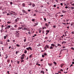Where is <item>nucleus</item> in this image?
I'll return each mask as SVG.
<instances>
[{
    "instance_id": "obj_1",
    "label": "nucleus",
    "mask_w": 74,
    "mask_h": 74,
    "mask_svg": "<svg viewBox=\"0 0 74 74\" xmlns=\"http://www.w3.org/2000/svg\"><path fill=\"white\" fill-rule=\"evenodd\" d=\"M19 32V31H16L15 32V37H18L19 36V33H18Z\"/></svg>"
},
{
    "instance_id": "obj_2",
    "label": "nucleus",
    "mask_w": 74,
    "mask_h": 74,
    "mask_svg": "<svg viewBox=\"0 0 74 74\" xmlns=\"http://www.w3.org/2000/svg\"><path fill=\"white\" fill-rule=\"evenodd\" d=\"M27 28L24 26H23L22 27V30H27Z\"/></svg>"
},
{
    "instance_id": "obj_3",
    "label": "nucleus",
    "mask_w": 74,
    "mask_h": 74,
    "mask_svg": "<svg viewBox=\"0 0 74 74\" xmlns=\"http://www.w3.org/2000/svg\"><path fill=\"white\" fill-rule=\"evenodd\" d=\"M10 13L11 15H16V14H15V12H13L12 11L11 13Z\"/></svg>"
},
{
    "instance_id": "obj_4",
    "label": "nucleus",
    "mask_w": 74,
    "mask_h": 74,
    "mask_svg": "<svg viewBox=\"0 0 74 74\" xmlns=\"http://www.w3.org/2000/svg\"><path fill=\"white\" fill-rule=\"evenodd\" d=\"M26 49L27 50H29L30 49L31 51H32V48L30 47H29L28 48H27Z\"/></svg>"
},
{
    "instance_id": "obj_5",
    "label": "nucleus",
    "mask_w": 74,
    "mask_h": 74,
    "mask_svg": "<svg viewBox=\"0 0 74 74\" xmlns=\"http://www.w3.org/2000/svg\"><path fill=\"white\" fill-rule=\"evenodd\" d=\"M49 48V46H48V45H46L45 46V47L44 48V49H45V50H46V49H47V48Z\"/></svg>"
},
{
    "instance_id": "obj_6",
    "label": "nucleus",
    "mask_w": 74,
    "mask_h": 74,
    "mask_svg": "<svg viewBox=\"0 0 74 74\" xmlns=\"http://www.w3.org/2000/svg\"><path fill=\"white\" fill-rule=\"evenodd\" d=\"M10 27H11V26L10 25H8L6 27V28H7L8 29H9Z\"/></svg>"
},
{
    "instance_id": "obj_7",
    "label": "nucleus",
    "mask_w": 74,
    "mask_h": 74,
    "mask_svg": "<svg viewBox=\"0 0 74 74\" xmlns=\"http://www.w3.org/2000/svg\"><path fill=\"white\" fill-rule=\"evenodd\" d=\"M22 29V27H18V28L17 30H21V29Z\"/></svg>"
},
{
    "instance_id": "obj_8",
    "label": "nucleus",
    "mask_w": 74,
    "mask_h": 74,
    "mask_svg": "<svg viewBox=\"0 0 74 74\" xmlns=\"http://www.w3.org/2000/svg\"><path fill=\"white\" fill-rule=\"evenodd\" d=\"M38 25V23H35L34 25V26H36L37 25Z\"/></svg>"
},
{
    "instance_id": "obj_9",
    "label": "nucleus",
    "mask_w": 74,
    "mask_h": 74,
    "mask_svg": "<svg viewBox=\"0 0 74 74\" xmlns=\"http://www.w3.org/2000/svg\"><path fill=\"white\" fill-rule=\"evenodd\" d=\"M28 4L29 5H32V3L31 2H29L28 3Z\"/></svg>"
},
{
    "instance_id": "obj_10",
    "label": "nucleus",
    "mask_w": 74,
    "mask_h": 74,
    "mask_svg": "<svg viewBox=\"0 0 74 74\" xmlns=\"http://www.w3.org/2000/svg\"><path fill=\"white\" fill-rule=\"evenodd\" d=\"M57 47H59V46H60V47H61V45H60V44L59 43H58L57 44V45H56Z\"/></svg>"
},
{
    "instance_id": "obj_11",
    "label": "nucleus",
    "mask_w": 74,
    "mask_h": 74,
    "mask_svg": "<svg viewBox=\"0 0 74 74\" xmlns=\"http://www.w3.org/2000/svg\"><path fill=\"white\" fill-rule=\"evenodd\" d=\"M14 27L15 28H17V27H18V26H17V25H15L14 26Z\"/></svg>"
},
{
    "instance_id": "obj_12",
    "label": "nucleus",
    "mask_w": 74,
    "mask_h": 74,
    "mask_svg": "<svg viewBox=\"0 0 74 74\" xmlns=\"http://www.w3.org/2000/svg\"><path fill=\"white\" fill-rule=\"evenodd\" d=\"M7 58H8V56H7V54H6L5 55V58L7 59Z\"/></svg>"
},
{
    "instance_id": "obj_13",
    "label": "nucleus",
    "mask_w": 74,
    "mask_h": 74,
    "mask_svg": "<svg viewBox=\"0 0 74 74\" xmlns=\"http://www.w3.org/2000/svg\"><path fill=\"white\" fill-rule=\"evenodd\" d=\"M66 43V42L65 41H63L62 42V44H65Z\"/></svg>"
},
{
    "instance_id": "obj_14",
    "label": "nucleus",
    "mask_w": 74,
    "mask_h": 74,
    "mask_svg": "<svg viewBox=\"0 0 74 74\" xmlns=\"http://www.w3.org/2000/svg\"><path fill=\"white\" fill-rule=\"evenodd\" d=\"M62 13H65L66 12H66V11H64V10H62Z\"/></svg>"
},
{
    "instance_id": "obj_15",
    "label": "nucleus",
    "mask_w": 74,
    "mask_h": 74,
    "mask_svg": "<svg viewBox=\"0 0 74 74\" xmlns=\"http://www.w3.org/2000/svg\"><path fill=\"white\" fill-rule=\"evenodd\" d=\"M23 7H25V4L24 3H23L22 4Z\"/></svg>"
},
{
    "instance_id": "obj_16",
    "label": "nucleus",
    "mask_w": 74,
    "mask_h": 74,
    "mask_svg": "<svg viewBox=\"0 0 74 74\" xmlns=\"http://www.w3.org/2000/svg\"><path fill=\"white\" fill-rule=\"evenodd\" d=\"M53 48V47H52V46H50V47L49 48V49H52Z\"/></svg>"
},
{
    "instance_id": "obj_17",
    "label": "nucleus",
    "mask_w": 74,
    "mask_h": 74,
    "mask_svg": "<svg viewBox=\"0 0 74 74\" xmlns=\"http://www.w3.org/2000/svg\"><path fill=\"white\" fill-rule=\"evenodd\" d=\"M32 7H34L36 5H35V4L33 3L32 4Z\"/></svg>"
},
{
    "instance_id": "obj_18",
    "label": "nucleus",
    "mask_w": 74,
    "mask_h": 74,
    "mask_svg": "<svg viewBox=\"0 0 74 74\" xmlns=\"http://www.w3.org/2000/svg\"><path fill=\"white\" fill-rule=\"evenodd\" d=\"M32 56H33V54H31L29 56V58H32Z\"/></svg>"
},
{
    "instance_id": "obj_19",
    "label": "nucleus",
    "mask_w": 74,
    "mask_h": 74,
    "mask_svg": "<svg viewBox=\"0 0 74 74\" xmlns=\"http://www.w3.org/2000/svg\"><path fill=\"white\" fill-rule=\"evenodd\" d=\"M51 45L52 47H54V44H53V43Z\"/></svg>"
},
{
    "instance_id": "obj_20",
    "label": "nucleus",
    "mask_w": 74,
    "mask_h": 74,
    "mask_svg": "<svg viewBox=\"0 0 74 74\" xmlns=\"http://www.w3.org/2000/svg\"><path fill=\"white\" fill-rule=\"evenodd\" d=\"M41 73H43V74H44V71H42L40 72Z\"/></svg>"
},
{
    "instance_id": "obj_21",
    "label": "nucleus",
    "mask_w": 74,
    "mask_h": 74,
    "mask_svg": "<svg viewBox=\"0 0 74 74\" xmlns=\"http://www.w3.org/2000/svg\"><path fill=\"white\" fill-rule=\"evenodd\" d=\"M71 26H73L74 25V23H71Z\"/></svg>"
},
{
    "instance_id": "obj_22",
    "label": "nucleus",
    "mask_w": 74,
    "mask_h": 74,
    "mask_svg": "<svg viewBox=\"0 0 74 74\" xmlns=\"http://www.w3.org/2000/svg\"><path fill=\"white\" fill-rule=\"evenodd\" d=\"M3 31H4V30L3 29H1V32L2 33H3Z\"/></svg>"
},
{
    "instance_id": "obj_23",
    "label": "nucleus",
    "mask_w": 74,
    "mask_h": 74,
    "mask_svg": "<svg viewBox=\"0 0 74 74\" xmlns=\"http://www.w3.org/2000/svg\"><path fill=\"white\" fill-rule=\"evenodd\" d=\"M53 63H54V64H55V66H56V64H57L56 63V62L55 61L53 62Z\"/></svg>"
},
{
    "instance_id": "obj_24",
    "label": "nucleus",
    "mask_w": 74,
    "mask_h": 74,
    "mask_svg": "<svg viewBox=\"0 0 74 74\" xmlns=\"http://www.w3.org/2000/svg\"><path fill=\"white\" fill-rule=\"evenodd\" d=\"M27 53V50H25V51L24 53Z\"/></svg>"
},
{
    "instance_id": "obj_25",
    "label": "nucleus",
    "mask_w": 74,
    "mask_h": 74,
    "mask_svg": "<svg viewBox=\"0 0 74 74\" xmlns=\"http://www.w3.org/2000/svg\"><path fill=\"white\" fill-rule=\"evenodd\" d=\"M46 32L47 33H49V30H47L46 31Z\"/></svg>"
},
{
    "instance_id": "obj_26",
    "label": "nucleus",
    "mask_w": 74,
    "mask_h": 74,
    "mask_svg": "<svg viewBox=\"0 0 74 74\" xmlns=\"http://www.w3.org/2000/svg\"><path fill=\"white\" fill-rule=\"evenodd\" d=\"M23 12L24 13H26V11L25 10H22Z\"/></svg>"
},
{
    "instance_id": "obj_27",
    "label": "nucleus",
    "mask_w": 74,
    "mask_h": 74,
    "mask_svg": "<svg viewBox=\"0 0 74 74\" xmlns=\"http://www.w3.org/2000/svg\"><path fill=\"white\" fill-rule=\"evenodd\" d=\"M16 46H17V47H20V45H18V44H17L16 45Z\"/></svg>"
},
{
    "instance_id": "obj_28",
    "label": "nucleus",
    "mask_w": 74,
    "mask_h": 74,
    "mask_svg": "<svg viewBox=\"0 0 74 74\" xmlns=\"http://www.w3.org/2000/svg\"><path fill=\"white\" fill-rule=\"evenodd\" d=\"M15 22L16 23V22H18V20L17 19H16L15 20Z\"/></svg>"
},
{
    "instance_id": "obj_29",
    "label": "nucleus",
    "mask_w": 74,
    "mask_h": 74,
    "mask_svg": "<svg viewBox=\"0 0 74 74\" xmlns=\"http://www.w3.org/2000/svg\"><path fill=\"white\" fill-rule=\"evenodd\" d=\"M11 30H14V28H12L10 29V31H11Z\"/></svg>"
},
{
    "instance_id": "obj_30",
    "label": "nucleus",
    "mask_w": 74,
    "mask_h": 74,
    "mask_svg": "<svg viewBox=\"0 0 74 74\" xmlns=\"http://www.w3.org/2000/svg\"><path fill=\"white\" fill-rule=\"evenodd\" d=\"M66 22H69V19H66Z\"/></svg>"
},
{
    "instance_id": "obj_31",
    "label": "nucleus",
    "mask_w": 74,
    "mask_h": 74,
    "mask_svg": "<svg viewBox=\"0 0 74 74\" xmlns=\"http://www.w3.org/2000/svg\"><path fill=\"white\" fill-rule=\"evenodd\" d=\"M19 53V51H16V55H17V53Z\"/></svg>"
},
{
    "instance_id": "obj_32",
    "label": "nucleus",
    "mask_w": 74,
    "mask_h": 74,
    "mask_svg": "<svg viewBox=\"0 0 74 74\" xmlns=\"http://www.w3.org/2000/svg\"><path fill=\"white\" fill-rule=\"evenodd\" d=\"M6 41H7V42H10V40L9 39H8Z\"/></svg>"
},
{
    "instance_id": "obj_33",
    "label": "nucleus",
    "mask_w": 74,
    "mask_h": 74,
    "mask_svg": "<svg viewBox=\"0 0 74 74\" xmlns=\"http://www.w3.org/2000/svg\"><path fill=\"white\" fill-rule=\"evenodd\" d=\"M32 22H34V21H35V19H32Z\"/></svg>"
},
{
    "instance_id": "obj_34",
    "label": "nucleus",
    "mask_w": 74,
    "mask_h": 74,
    "mask_svg": "<svg viewBox=\"0 0 74 74\" xmlns=\"http://www.w3.org/2000/svg\"><path fill=\"white\" fill-rule=\"evenodd\" d=\"M25 56V55L24 54H23L21 55L22 56H23V57Z\"/></svg>"
},
{
    "instance_id": "obj_35",
    "label": "nucleus",
    "mask_w": 74,
    "mask_h": 74,
    "mask_svg": "<svg viewBox=\"0 0 74 74\" xmlns=\"http://www.w3.org/2000/svg\"><path fill=\"white\" fill-rule=\"evenodd\" d=\"M3 42H0V44H3Z\"/></svg>"
},
{
    "instance_id": "obj_36",
    "label": "nucleus",
    "mask_w": 74,
    "mask_h": 74,
    "mask_svg": "<svg viewBox=\"0 0 74 74\" xmlns=\"http://www.w3.org/2000/svg\"><path fill=\"white\" fill-rule=\"evenodd\" d=\"M74 7H71V9H72V10H74Z\"/></svg>"
},
{
    "instance_id": "obj_37",
    "label": "nucleus",
    "mask_w": 74,
    "mask_h": 74,
    "mask_svg": "<svg viewBox=\"0 0 74 74\" xmlns=\"http://www.w3.org/2000/svg\"><path fill=\"white\" fill-rule=\"evenodd\" d=\"M62 23V24H64V25H66V23Z\"/></svg>"
},
{
    "instance_id": "obj_38",
    "label": "nucleus",
    "mask_w": 74,
    "mask_h": 74,
    "mask_svg": "<svg viewBox=\"0 0 74 74\" xmlns=\"http://www.w3.org/2000/svg\"><path fill=\"white\" fill-rule=\"evenodd\" d=\"M44 55H45V56H46L47 55V53H44Z\"/></svg>"
},
{
    "instance_id": "obj_39",
    "label": "nucleus",
    "mask_w": 74,
    "mask_h": 74,
    "mask_svg": "<svg viewBox=\"0 0 74 74\" xmlns=\"http://www.w3.org/2000/svg\"><path fill=\"white\" fill-rule=\"evenodd\" d=\"M71 49H72V50H74V47H71Z\"/></svg>"
},
{
    "instance_id": "obj_40",
    "label": "nucleus",
    "mask_w": 74,
    "mask_h": 74,
    "mask_svg": "<svg viewBox=\"0 0 74 74\" xmlns=\"http://www.w3.org/2000/svg\"><path fill=\"white\" fill-rule=\"evenodd\" d=\"M24 59V57H21V59Z\"/></svg>"
},
{
    "instance_id": "obj_41",
    "label": "nucleus",
    "mask_w": 74,
    "mask_h": 74,
    "mask_svg": "<svg viewBox=\"0 0 74 74\" xmlns=\"http://www.w3.org/2000/svg\"><path fill=\"white\" fill-rule=\"evenodd\" d=\"M11 23V22H9V21H8L7 22V23H8V24H10Z\"/></svg>"
},
{
    "instance_id": "obj_42",
    "label": "nucleus",
    "mask_w": 74,
    "mask_h": 74,
    "mask_svg": "<svg viewBox=\"0 0 74 74\" xmlns=\"http://www.w3.org/2000/svg\"><path fill=\"white\" fill-rule=\"evenodd\" d=\"M33 16H36V14L34 13Z\"/></svg>"
},
{
    "instance_id": "obj_43",
    "label": "nucleus",
    "mask_w": 74,
    "mask_h": 74,
    "mask_svg": "<svg viewBox=\"0 0 74 74\" xmlns=\"http://www.w3.org/2000/svg\"><path fill=\"white\" fill-rule=\"evenodd\" d=\"M7 62L8 63H9V62H10V60H7Z\"/></svg>"
},
{
    "instance_id": "obj_44",
    "label": "nucleus",
    "mask_w": 74,
    "mask_h": 74,
    "mask_svg": "<svg viewBox=\"0 0 74 74\" xmlns=\"http://www.w3.org/2000/svg\"><path fill=\"white\" fill-rule=\"evenodd\" d=\"M44 19L45 21H47V19L45 18H44Z\"/></svg>"
},
{
    "instance_id": "obj_45",
    "label": "nucleus",
    "mask_w": 74,
    "mask_h": 74,
    "mask_svg": "<svg viewBox=\"0 0 74 74\" xmlns=\"http://www.w3.org/2000/svg\"><path fill=\"white\" fill-rule=\"evenodd\" d=\"M21 62H24V60H21Z\"/></svg>"
},
{
    "instance_id": "obj_46",
    "label": "nucleus",
    "mask_w": 74,
    "mask_h": 74,
    "mask_svg": "<svg viewBox=\"0 0 74 74\" xmlns=\"http://www.w3.org/2000/svg\"><path fill=\"white\" fill-rule=\"evenodd\" d=\"M42 58H44V55L42 54Z\"/></svg>"
},
{
    "instance_id": "obj_47",
    "label": "nucleus",
    "mask_w": 74,
    "mask_h": 74,
    "mask_svg": "<svg viewBox=\"0 0 74 74\" xmlns=\"http://www.w3.org/2000/svg\"><path fill=\"white\" fill-rule=\"evenodd\" d=\"M41 31L42 30H39V33H40L41 32Z\"/></svg>"
},
{
    "instance_id": "obj_48",
    "label": "nucleus",
    "mask_w": 74,
    "mask_h": 74,
    "mask_svg": "<svg viewBox=\"0 0 74 74\" xmlns=\"http://www.w3.org/2000/svg\"><path fill=\"white\" fill-rule=\"evenodd\" d=\"M4 39H6V37H5V36H4Z\"/></svg>"
},
{
    "instance_id": "obj_49",
    "label": "nucleus",
    "mask_w": 74,
    "mask_h": 74,
    "mask_svg": "<svg viewBox=\"0 0 74 74\" xmlns=\"http://www.w3.org/2000/svg\"><path fill=\"white\" fill-rule=\"evenodd\" d=\"M10 15V13H8L7 14V16H8V15Z\"/></svg>"
},
{
    "instance_id": "obj_50",
    "label": "nucleus",
    "mask_w": 74,
    "mask_h": 74,
    "mask_svg": "<svg viewBox=\"0 0 74 74\" xmlns=\"http://www.w3.org/2000/svg\"><path fill=\"white\" fill-rule=\"evenodd\" d=\"M53 7H56V5H53Z\"/></svg>"
},
{
    "instance_id": "obj_51",
    "label": "nucleus",
    "mask_w": 74,
    "mask_h": 74,
    "mask_svg": "<svg viewBox=\"0 0 74 74\" xmlns=\"http://www.w3.org/2000/svg\"><path fill=\"white\" fill-rule=\"evenodd\" d=\"M53 27L54 28H56V26H55V25L53 26Z\"/></svg>"
},
{
    "instance_id": "obj_52",
    "label": "nucleus",
    "mask_w": 74,
    "mask_h": 74,
    "mask_svg": "<svg viewBox=\"0 0 74 74\" xmlns=\"http://www.w3.org/2000/svg\"><path fill=\"white\" fill-rule=\"evenodd\" d=\"M12 41H13V42H15V40H13Z\"/></svg>"
},
{
    "instance_id": "obj_53",
    "label": "nucleus",
    "mask_w": 74,
    "mask_h": 74,
    "mask_svg": "<svg viewBox=\"0 0 74 74\" xmlns=\"http://www.w3.org/2000/svg\"><path fill=\"white\" fill-rule=\"evenodd\" d=\"M10 4H11V5H12V2H10Z\"/></svg>"
},
{
    "instance_id": "obj_54",
    "label": "nucleus",
    "mask_w": 74,
    "mask_h": 74,
    "mask_svg": "<svg viewBox=\"0 0 74 74\" xmlns=\"http://www.w3.org/2000/svg\"><path fill=\"white\" fill-rule=\"evenodd\" d=\"M49 66H52V64H49Z\"/></svg>"
},
{
    "instance_id": "obj_55",
    "label": "nucleus",
    "mask_w": 74,
    "mask_h": 74,
    "mask_svg": "<svg viewBox=\"0 0 74 74\" xmlns=\"http://www.w3.org/2000/svg\"><path fill=\"white\" fill-rule=\"evenodd\" d=\"M61 66H64V64H62L61 65Z\"/></svg>"
},
{
    "instance_id": "obj_56",
    "label": "nucleus",
    "mask_w": 74,
    "mask_h": 74,
    "mask_svg": "<svg viewBox=\"0 0 74 74\" xmlns=\"http://www.w3.org/2000/svg\"><path fill=\"white\" fill-rule=\"evenodd\" d=\"M65 8H66V9L68 8V7L66 6L65 7Z\"/></svg>"
},
{
    "instance_id": "obj_57",
    "label": "nucleus",
    "mask_w": 74,
    "mask_h": 74,
    "mask_svg": "<svg viewBox=\"0 0 74 74\" xmlns=\"http://www.w3.org/2000/svg\"><path fill=\"white\" fill-rule=\"evenodd\" d=\"M4 27V25H2L1 26V27Z\"/></svg>"
},
{
    "instance_id": "obj_58",
    "label": "nucleus",
    "mask_w": 74,
    "mask_h": 74,
    "mask_svg": "<svg viewBox=\"0 0 74 74\" xmlns=\"http://www.w3.org/2000/svg\"><path fill=\"white\" fill-rule=\"evenodd\" d=\"M45 25H46V26H47L49 25H48L47 24H45Z\"/></svg>"
},
{
    "instance_id": "obj_59",
    "label": "nucleus",
    "mask_w": 74,
    "mask_h": 74,
    "mask_svg": "<svg viewBox=\"0 0 74 74\" xmlns=\"http://www.w3.org/2000/svg\"><path fill=\"white\" fill-rule=\"evenodd\" d=\"M28 12H30V10H28Z\"/></svg>"
},
{
    "instance_id": "obj_60",
    "label": "nucleus",
    "mask_w": 74,
    "mask_h": 74,
    "mask_svg": "<svg viewBox=\"0 0 74 74\" xmlns=\"http://www.w3.org/2000/svg\"><path fill=\"white\" fill-rule=\"evenodd\" d=\"M5 36V37H8V36L7 35H6V36Z\"/></svg>"
},
{
    "instance_id": "obj_61",
    "label": "nucleus",
    "mask_w": 74,
    "mask_h": 74,
    "mask_svg": "<svg viewBox=\"0 0 74 74\" xmlns=\"http://www.w3.org/2000/svg\"><path fill=\"white\" fill-rule=\"evenodd\" d=\"M13 61L12 60H11V62L12 63H13Z\"/></svg>"
},
{
    "instance_id": "obj_62",
    "label": "nucleus",
    "mask_w": 74,
    "mask_h": 74,
    "mask_svg": "<svg viewBox=\"0 0 74 74\" xmlns=\"http://www.w3.org/2000/svg\"><path fill=\"white\" fill-rule=\"evenodd\" d=\"M26 39H25L24 40V42H26Z\"/></svg>"
},
{
    "instance_id": "obj_63",
    "label": "nucleus",
    "mask_w": 74,
    "mask_h": 74,
    "mask_svg": "<svg viewBox=\"0 0 74 74\" xmlns=\"http://www.w3.org/2000/svg\"><path fill=\"white\" fill-rule=\"evenodd\" d=\"M60 5H63V3H60Z\"/></svg>"
},
{
    "instance_id": "obj_64",
    "label": "nucleus",
    "mask_w": 74,
    "mask_h": 74,
    "mask_svg": "<svg viewBox=\"0 0 74 74\" xmlns=\"http://www.w3.org/2000/svg\"><path fill=\"white\" fill-rule=\"evenodd\" d=\"M71 33H72V34H74V32H72Z\"/></svg>"
}]
</instances>
